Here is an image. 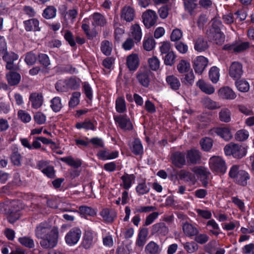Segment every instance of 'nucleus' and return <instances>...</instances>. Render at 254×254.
Here are the masks:
<instances>
[{
  "instance_id": "680f3d73",
  "label": "nucleus",
  "mask_w": 254,
  "mask_h": 254,
  "mask_svg": "<svg viewBox=\"0 0 254 254\" xmlns=\"http://www.w3.org/2000/svg\"><path fill=\"white\" fill-rule=\"evenodd\" d=\"M57 91L59 92H66L68 90L67 80H60L56 85Z\"/></svg>"
},
{
  "instance_id": "3c124183",
  "label": "nucleus",
  "mask_w": 254,
  "mask_h": 254,
  "mask_svg": "<svg viewBox=\"0 0 254 254\" xmlns=\"http://www.w3.org/2000/svg\"><path fill=\"white\" fill-rule=\"evenodd\" d=\"M57 9L54 6L47 7L43 13V16L46 19L54 18L56 15Z\"/></svg>"
},
{
  "instance_id": "20e7f679",
  "label": "nucleus",
  "mask_w": 254,
  "mask_h": 254,
  "mask_svg": "<svg viewBox=\"0 0 254 254\" xmlns=\"http://www.w3.org/2000/svg\"><path fill=\"white\" fill-rule=\"evenodd\" d=\"M55 230H58V228L53 227L49 222H43L37 226L35 229V235L38 239L44 238Z\"/></svg>"
},
{
  "instance_id": "e433bc0d",
  "label": "nucleus",
  "mask_w": 254,
  "mask_h": 254,
  "mask_svg": "<svg viewBox=\"0 0 254 254\" xmlns=\"http://www.w3.org/2000/svg\"><path fill=\"white\" fill-rule=\"evenodd\" d=\"M180 177L181 179H183L186 182H189L191 185H194L196 181L194 174L185 170L181 171Z\"/></svg>"
},
{
  "instance_id": "9b49d317",
  "label": "nucleus",
  "mask_w": 254,
  "mask_h": 254,
  "mask_svg": "<svg viewBox=\"0 0 254 254\" xmlns=\"http://www.w3.org/2000/svg\"><path fill=\"white\" fill-rule=\"evenodd\" d=\"M243 74V65L238 62H233L229 69L230 76L234 80H237L241 77Z\"/></svg>"
},
{
  "instance_id": "79ce46f5",
  "label": "nucleus",
  "mask_w": 254,
  "mask_h": 254,
  "mask_svg": "<svg viewBox=\"0 0 254 254\" xmlns=\"http://www.w3.org/2000/svg\"><path fill=\"white\" fill-rule=\"evenodd\" d=\"M231 111L227 108H223L219 113L220 120L224 123H229L231 121Z\"/></svg>"
},
{
  "instance_id": "b1692460",
  "label": "nucleus",
  "mask_w": 254,
  "mask_h": 254,
  "mask_svg": "<svg viewBox=\"0 0 254 254\" xmlns=\"http://www.w3.org/2000/svg\"><path fill=\"white\" fill-rule=\"evenodd\" d=\"M89 19L92 26L94 27L103 26L106 23V21L104 17L98 13H94L92 16L89 17Z\"/></svg>"
},
{
  "instance_id": "c03bdc74",
  "label": "nucleus",
  "mask_w": 254,
  "mask_h": 254,
  "mask_svg": "<svg viewBox=\"0 0 254 254\" xmlns=\"http://www.w3.org/2000/svg\"><path fill=\"white\" fill-rule=\"evenodd\" d=\"M183 230L184 233L188 236H194L197 233V229L188 223L184 224Z\"/></svg>"
},
{
  "instance_id": "a18cd8bd",
  "label": "nucleus",
  "mask_w": 254,
  "mask_h": 254,
  "mask_svg": "<svg viewBox=\"0 0 254 254\" xmlns=\"http://www.w3.org/2000/svg\"><path fill=\"white\" fill-rule=\"evenodd\" d=\"M18 242L23 246L32 249L35 247V244L33 240L29 237H22L19 238Z\"/></svg>"
},
{
  "instance_id": "c9c22d12",
  "label": "nucleus",
  "mask_w": 254,
  "mask_h": 254,
  "mask_svg": "<svg viewBox=\"0 0 254 254\" xmlns=\"http://www.w3.org/2000/svg\"><path fill=\"white\" fill-rule=\"evenodd\" d=\"M208 47L207 42L202 38H197L195 43L194 48L195 51L201 53L206 50Z\"/></svg>"
},
{
  "instance_id": "69168bd1",
  "label": "nucleus",
  "mask_w": 254,
  "mask_h": 254,
  "mask_svg": "<svg viewBox=\"0 0 254 254\" xmlns=\"http://www.w3.org/2000/svg\"><path fill=\"white\" fill-rule=\"evenodd\" d=\"M195 211L198 216L204 219H209L212 216V213L210 210L208 209H201L199 208L195 209Z\"/></svg>"
},
{
  "instance_id": "a878e982",
  "label": "nucleus",
  "mask_w": 254,
  "mask_h": 254,
  "mask_svg": "<svg viewBox=\"0 0 254 254\" xmlns=\"http://www.w3.org/2000/svg\"><path fill=\"white\" fill-rule=\"evenodd\" d=\"M121 179V186L126 190H128L131 187L132 182L134 181L135 176L133 174H125L122 176Z\"/></svg>"
},
{
  "instance_id": "c756f323",
  "label": "nucleus",
  "mask_w": 254,
  "mask_h": 254,
  "mask_svg": "<svg viewBox=\"0 0 254 254\" xmlns=\"http://www.w3.org/2000/svg\"><path fill=\"white\" fill-rule=\"evenodd\" d=\"M196 85L202 92L207 94H212L215 91V88L212 85L210 84L206 83L201 79H199L197 82Z\"/></svg>"
},
{
  "instance_id": "5701e85b",
  "label": "nucleus",
  "mask_w": 254,
  "mask_h": 254,
  "mask_svg": "<svg viewBox=\"0 0 254 254\" xmlns=\"http://www.w3.org/2000/svg\"><path fill=\"white\" fill-rule=\"evenodd\" d=\"M149 72L146 70L139 71L136 75V78L138 82L144 87H148L150 79L149 77Z\"/></svg>"
},
{
  "instance_id": "1a4fd4ad",
  "label": "nucleus",
  "mask_w": 254,
  "mask_h": 254,
  "mask_svg": "<svg viewBox=\"0 0 254 254\" xmlns=\"http://www.w3.org/2000/svg\"><path fill=\"white\" fill-rule=\"evenodd\" d=\"M143 22L145 26L149 28L153 26L156 22L157 19V15L156 12L151 9L147 10L145 11L142 16Z\"/></svg>"
},
{
  "instance_id": "052dcab7",
  "label": "nucleus",
  "mask_w": 254,
  "mask_h": 254,
  "mask_svg": "<svg viewBox=\"0 0 254 254\" xmlns=\"http://www.w3.org/2000/svg\"><path fill=\"white\" fill-rule=\"evenodd\" d=\"M61 160L66 163L68 165L77 168L81 165V161L79 160H75L71 157H64Z\"/></svg>"
},
{
  "instance_id": "72a5a7b5",
  "label": "nucleus",
  "mask_w": 254,
  "mask_h": 254,
  "mask_svg": "<svg viewBox=\"0 0 254 254\" xmlns=\"http://www.w3.org/2000/svg\"><path fill=\"white\" fill-rule=\"evenodd\" d=\"M185 73V75L181 78V82L183 84L187 86L192 85L195 79V75L192 70L191 69Z\"/></svg>"
},
{
  "instance_id": "f03ea898",
  "label": "nucleus",
  "mask_w": 254,
  "mask_h": 254,
  "mask_svg": "<svg viewBox=\"0 0 254 254\" xmlns=\"http://www.w3.org/2000/svg\"><path fill=\"white\" fill-rule=\"evenodd\" d=\"M248 146L244 144L230 143L224 148L226 156H232L234 158L241 159L245 157L247 153Z\"/></svg>"
},
{
  "instance_id": "39448f33",
  "label": "nucleus",
  "mask_w": 254,
  "mask_h": 254,
  "mask_svg": "<svg viewBox=\"0 0 254 254\" xmlns=\"http://www.w3.org/2000/svg\"><path fill=\"white\" fill-rule=\"evenodd\" d=\"M211 170L217 173H224L227 169L225 161L220 156H213L209 159Z\"/></svg>"
},
{
  "instance_id": "bb28decb",
  "label": "nucleus",
  "mask_w": 254,
  "mask_h": 254,
  "mask_svg": "<svg viewBox=\"0 0 254 254\" xmlns=\"http://www.w3.org/2000/svg\"><path fill=\"white\" fill-rule=\"evenodd\" d=\"M148 231L147 228L141 229L138 233L136 245L139 247H143L147 241Z\"/></svg>"
},
{
  "instance_id": "cd10ccee",
  "label": "nucleus",
  "mask_w": 254,
  "mask_h": 254,
  "mask_svg": "<svg viewBox=\"0 0 254 254\" xmlns=\"http://www.w3.org/2000/svg\"><path fill=\"white\" fill-rule=\"evenodd\" d=\"M166 81L170 87L174 90H178L181 86L179 79L174 75H168L166 77Z\"/></svg>"
},
{
  "instance_id": "2eb2a0df",
  "label": "nucleus",
  "mask_w": 254,
  "mask_h": 254,
  "mask_svg": "<svg viewBox=\"0 0 254 254\" xmlns=\"http://www.w3.org/2000/svg\"><path fill=\"white\" fill-rule=\"evenodd\" d=\"M119 153L118 151H110L107 148H105L99 150L97 152V155L100 160L106 161L117 158L119 156Z\"/></svg>"
},
{
  "instance_id": "4d7b16f0",
  "label": "nucleus",
  "mask_w": 254,
  "mask_h": 254,
  "mask_svg": "<svg viewBox=\"0 0 254 254\" xmlns=\"http://www.w3.org/2000/svg\"><path fill=\"white\" fill-rule=\"evenodd\" d=\"M176 56L173 52H169L164 58V64L167 65L172 66L175 62Z\"/></svg>"
},
{
  "instance_id": "58836bf2",
  "label": "nucleus",
  "mask_w": 254,
  "mask_h": 254,
  "mask_svg": "<svg viewBox=\"0 0 254 254\" xmlns=\"http://www.w3.org/2000/svg\"><path fill=\"white\" fill-rule=\"evenodd\" d=\"M131 35L136 42L141 40L142 34L141 29L138 24H135L131 26Z\"/></svg>"
},
{
  "instance_id": "5fc2aeb1",
  "label": "nucleus",
  "mask_w": 254,
  "mask_h": 254,
  "mask_svg": "<svg viewBox=\"0 0 254 254\" xmlns=\"http://www.w3.org/2000/svg\"><path fill=\"white\" fill-rule=\"evenodd\" d=\"M146 254H156L158 252V245L153 242H149L145 249Z\"/></svg>"
},
{
  "instance_id": "9d476101",
  "label": "nucleus",
  "mask_w": 254,
  "mask_h": 254,
  "mask_svg": "<svg viewBox=\"0 0 254 254\" xmlns=\"http://www.w3.org/2000/svg\"><path fill=\"white\" fill-rule=\"evenodd\" d=\"M211 135L216 134L226 141H229L232 138V134L229 127H217L211 129Z\"/></svg>"
},
{
  "instance_id": "0e129e2a",
  "label": "nucleus",
  "mask_w": 254,
  "mask_h": 254,
  "mask_svg": "<svg viewBox=\"0 0 254 254\" xmlns=\"http://www.w3.org/2000/svg\"><path fill=\"white\" fill-rule=\"evenodd\" d=\"M203 105L208 109H215L219 108L218 104L209 98H205L203 100Z\"/></svg>"
},
{
  "instance_id": "f704fd0d",
  "label": "nucleus",
  "mask_w": 254,
  "mask_h": 254,
  "mask_svg": "<svg viewBox=\"0 0 254 254\" xmlns=\"http://www.w3.org/2000/svg\"><path fill=\"white\" fill-rule=\"evenodd\" d=\"M235 86L238 91L243 93L248 92L250 88L249 83L244 79L237 80L235 81Z\"/></svg>"
},
{
  "instance_id": "7c9ffc66",
  "label": "nucleus",
  "mask_w": 254,
  "mask_h": 254,
  "mask_svg": "<svg viewBox=\"0 0 254 254\" xmlns=\"http://www.w3.org/2000/svg\"><path fill=\"white\" fill-rule=\"evenodd\" d=\"M6 77L8 84L11 86H14L18 84L20 80V75L14 72H9L6 75Z\"/></svg>"
},
{
  "instance_id": "aec40b11",
  "label": "nucleus",
  "mask_w": 254,
  "mask_h": 254,
  "mask_svg": "<svg viewBox=\"0 0 254 254\" xmlns=\"http://www.w3.org/2000/svg\"><path fill=\"white\" fill-rule=\"evenodd\" d=\"M24 27L26 31H39V21L37 19L32 18L23 22Z\"/></svg>"
},
{
  "instance_id": "393cba45",
  "label": "nucleus",
  "mask_w": 254,
  "mask_h": 254,
  "mask_svg": "<svg viewBox=\"0 0 254 254\" xmlns=\"http://www.w3.org/2000/svg\"><path fill=\"white\" fill-rule=\"evenodd\" d=\"M134 15V10L130 6H125L122 9L121 18L126 21L130 22L133 20Z\"/></svg>"
},
{
  "instance_id": "13d9d810",
  "label": "nucleus",
  "mask_w": 254,
  "mask_h": 254,
  "mask_svg": "<svg viewBox=\"0 0 254 254\" xmlns=\"http://www.w3.org/2000/svg\"><path fill=\"white\" fill-rule=\"evenodd\" d=\"M34 120L38 125H43L46 123V116L41 112H37L33 117Z\"/></svg>"
},
{
  "instance_id": "4c0bfd02",
  "label": "nucleus",
  "mask_w": 254,
  "mask_h": 254,
  "mask_svg": "<svg viewBox=\"0 0 254 254\" xmlns=\"http://www.w3.org/2000/svg\"><path fill=\"white\" fill-rule=\"evenodd\" d=\"M177 69L180 73L188 72L191 69L190 63L186 60H181L177 65Z\"/></svg>"
},
{
  "instance_id": "6e6d98bb",
  "label": "nucleus",
  "mask_w": 254,
  "mask_h": 254,
  "mask_svg": "<svg viewBox=\"0 0 254 254\" xmlns=\"http://www.w3.org/2000/svg\"><path fill=\"white\" fill-rule=\"evenodd\" d=\"M81 93L79 92H75L72 93V96L69 102V106L74 108L79 104Z\"/></svg>"
},
{
  "instance_id": "2f4dec72",
  "label": "nucleus",
  "mask_w": 254,
  "mask_h": 254,
  "mask_svg": "<svg viewBox=\"0 0 254 254\" xmlns=\"http://www.w3.org/2000/svg\"><path fill=\"white\" fill-rule=\"evenodd\" d=\"M130 149L133 154L140 155L143 153V148L140 140L135 138L130 146Z\"/></svg>"
},
{
  "instance_id": "ea45409f",
  "label": "nucleus",
  "mask_w": 254,
  "mask_h": 254,
  "mask_svg": "<svg viewBox=\"0 0 254 254\" xmlns=\"http://www.w3.org/2000/svg\"><path fill=\"white\" fill-rule=\"evenodd\" d=\"M200 158L199 152L197 150L191 149L188 152V161L192 163H197Z\"/></svg>"
},
{
  "instance_id": "de8ad7c7",
  "label": "nucleus",
  "mask_w": 254,
  "mask_h": 254,
  "mask_svg": "<svg viewBox=\"0 0 254 254\" xmlns=\"http://www.w3.org/2000/svg\"><path fill=\"white\" fill-rule=\"evenodd\" d=\"M148 63L150 68L152 70L156 71L160 68V62L156 56L148 59Z\"/></svg>"
},
{
  "instance_id": "37998d69",
  "label": "nucleus",
  "mask_w": 254,
  "mask_h": 254,
  "mask_svg": "<svg viewBox=\"0 0 254 254\" xmlns=\"http://www.w3.org/2000/svg\"><path fill=\"white\" fill-rule=\"evenodd\" d=\"M116 110L119 113H123L127 110L126 101L124 97H119L116 99Z\"/></svg>"
},
{
  "instance_id": "864d4df0",
  "label": "nucleus",
  "mask_w": 254,
  "mask_h": 254,
  "mask_svg": "<svg viewBox=\"0 0 254 254\" xmlns=\"http://www.w3.org/2000/svg\"><path fill=\"white\" fill-rule=\"evenodd\" d=\"M113 49V45L111 42L108 41H103L101 44V49L102 52L105 55H110Z\"/></svg>"
},
{
  "instance_id": "dca6fc26",
  "label": "nucleus",
  "mask_w": 254,
  "mask_h": 254,
  "mask_svg": "<svg viewBox=\"0 0 254 254\" xmlns=\"http://www.w3.org/2000/svg\"><path fill=\"white\" fill-rule=\"evenodd\" d=\"M100 215L106 223H112L117 217L116 211L108 208L103 209L100 211Z\"/></svg>"
},
{
  "instance_id": "412c9836",
  "label": "nucleus",
  "mask_w": 254,
  "mask_h": 254,
  "mask_svg": "<svg viewBox=\"0 0 254 254\" xmlns=\"http://www.w3.org/2000/svg\"><path fill=\"white\" fill-rule=\"evenodd\" d=\"M30 102L32 108L37 109L41 107L43 103V97L42 94L38 93H32L29 97Z\"/></svg>"
},
{
  "instance_id": "a19ab883",
  "label": "nucleus",
  "mask_w": 254,
  "mask_h": 254,
  "mask_svg": "<svg viewBox=\"0 0 254 254\" xmlns=\"http://www.w3.org/2000/svg\"><path fill=\"white\" fill-rule=\"evenodd\" d=\"M209 77L213 83H216L220 77L219 68L215 66L211 67L209 71Z\"/></svg>"
},
{
  "instance_id": "4be33fe9",
  "label": "nucleus",
  "mask_w": 254,
  "mask_h": 254,
  "mask_svg": "<svg viewBox=\"0 0 254 254\" xmlns=\"http://www.w3.org/2000/svg\"><path fill=\"white\" fill-rule=\"evenodd\" d=\"M127 64L130 70H135L139 65V58L136 54H131L127 59Z\"/></svg>"
},
{
  "instance_id": "ddd939ff",
  "label": "nucleus",
  "mask_w": 254,
  "mask_h": 254,
  "mask_svg": "<svg viewBox=\"0 0 254 254\" xmlns=\"http://www.w3.org/2000/svg\"><path fill=\"white\" fill-rule=\"evenodd\" d=\"M115 123L119 127L124 130H131L133 126L132 123L127 115H119L114 117Z\"/></svg>"
},
{
  "instance_id": "f257e3e1",
  "label": "nucleus",
  "mask_w": 254,
  "mask_h": 254,
  "mask_svg": "<svg viewBox=\"0 0 254 254\" xmlns=\"http://www.w3.org/2000/svg\"><path fill=\"white\" fill-rule=\"evenodd\" d=\"M1 207L4 208L5 213L7 215L8 221L12 223L19 218L20 216L19 211L22 209L23 205L20 201L17 200L10 202L9 205L6 204H1L0 207Z\"/></svg>"
},
{
  "instance_id": "338daca9",
  "label": "nucleus",
  "mask_w": 254,
  "mask_h": 254,
  "mask_svg": "<svg viewBox=\"0 0 254 254\" xmlns=\"http://www.w3.org/2000/svg\"><path fill=\"white\" fill-rule=\"evenodd\" d=\"M184 247L189 253H193L198 249L197 245L194 242H187L184 244Z\"/></svg>"
},
{
  "instance_id": "f3484780",
  "label": "nucleus",
  "mask_w": 254,
  "mask_h": 254,
  "mask_svg": "<svg viewBox=\"0 0 254 254\" xmlns=\"http://www.w3.org/2000/svg\"><path fill=\"white\" fill-rule=\"evenodd\" d=\"M218 95L221 98L226 100H234L237 95L233 90L228 86H224L218 91Z\"/></svg>"
},
{
  "instance_id": "09e8293b",
  "label": "nucleus",
  "mask_w": 254,
  "mask_h": 254,
  "mask_svg": "<svg viewBox=\"0 0 254 254\" xmlns=\"http://www.w3.org/2000/svg\"><path fill=\"white\" fill-rule=\"evenodd\" d=\"M79 211L81 214L84 216H93L97 213V210L96 209L86 206H80L79 207Z\"/></svg>"
},
{
  "instance_id": "a211bd4d",
  "label": "nucleus",
  "mask_w": 254,
  "mask_h": 254,
  "mask_svg": "<svg viewBox=\"0 0 254 254\" xmlns=\"http://www.w3.org/2000/svg\"><path fill=\"white\" fill-rule=\"evenodd\" d=\"M97 122L89 119H85L83 122H77L75 127L78 129H83L85 130H95L96 129Z\"/></svg>"
},
{
  "instance_id": "603ef678",
  "label": "nucleus",
  "mask_w": 254,
  "mask_h": 254,
  "mask_svg": "<svg viewBox=\"0 0 254 254\" xmlns=\"http://www.w3.org/2000/svg\"><path fill=\"white\" fill-rule=\"evenodd\" d=\"M249 136V131L244 129L238 130L235 135V139L239 141H244L247 139Z\"/></svg>"
},
{
  "instance_id": "423d86ee",
  "label": "nucleus",
  "mask_w": 254,
  "mask_h": 254,
  "mask_svg": "<svg viewBox=\"0 0 254 254\" xmlns=\"http://www.w3.org/2000/svg\"><path fill=\"white\" fill-rule=\"evenodd\" d=\"M59 237L58 230L53 231L51 234L47 235L40 242L41 246L44 249H51L56 246Z\"/></svg>"
},
{
  "instance_id": "6e6552de",
  "label": "nucleus",
  "mask_w": 254,
  "mask_h": 254,
  "mask_svg": "<svg viewBox=\"0 0 254 254\" xmlns=\"http://www.w3.org/2000/svg\"><path fill=\"white\" fill-rule=\"evenodd\" d=\"M81 235L80 229L74 228L71 229L65 235L64 239L66 244L72 246L76 245L79 241Z\"/></svg>"
},
{
  "instance_id": "f8f14e48",
  "label": "nucleus",
  "mask_w": 254,
  "mask_h": 254,
  "mask_svg": "<svg viewBox=\"0 0 254 254\" xmlns=\"http://www.w3.org/2000/svg\"><path fill=\"white\" fill-rule=\"evenodd\" d=\"M97 241V235L95 233L86 231L84 233L82 244L85 249H88L91 248Z\"/></svg>"
},
{
  "instance_id": "e2e57ef3",
  "label": "nucleus",
  "mask_w": 254,
  "mask_h": 254,
  "mask_svg": "<svg viewBox=\"0 0 254 254\" xmlns=\"http://www.w3.org/2000/svg\"><path fill=\"white\" fill-rule=\"evenodd\" d=\"M200 144L204 150L209 151L212 147L213 141L210 138L205 137L200 141Z\"/></svg>"
},
{
  "instance_id": "774afa93",
  "label": "nucleus",
  "mask_w": 254,
  "mask_h": 254,
  "mask_svg": "<svg viewBox=\"0 0 254 254\" xmlns=\"http://www.w3.org/2000/svg\"><path fill=\"white\" fill-rule=\"evenodd\" d=\"M37 61V57L35 54L30 52L26 55L25 61L29 65L34 64Z\"/></svg>"
},
{
  "instance_id": "c85d7f7f",
  "label": "nucleus",
  "mask_w": 254,
  "mask_h": 254,
  "mask_svg": "<svg viewBox=\"0 0 254 254\" xmlns=\"http://www.w3.org/2000/svg\"><path fill=\"white\" fill-rule=\"evenodd\" d=\"M172 162L175 166L180 167L185 164V155L183 153L176 152L172 156Z\"/></svg>"
},
{
  "instance_id": "7ed1b4c3",
  "label": "nucleus",
  "mask_w": 254,
  "mask_h": 254,
  "mask_svg": "<svg viewBox=\"0 0 254 254\" xmlns=\"http://www.w3.org/2000/svg\"><path fill=\"white\" fill-rule=\"evenodd\" d=\"M221 26L222 23L220 20H214L212 23V27L210 30L209 33L208 34L211 38H213L215 43L218 45L222 44L225 40V36L220 31Z\"/></svg>"
},
{
  "instance_id": "49530a36",
  "label": "nucleus",
  "mask_w": 254,
  "mask_h": 254,
  "mask_svg": "<svg viewBox=\"0 0 254 254\" xmlns=\"http://www.w3.org/2000/svg\"><path fill=\"white\" fill-rule=\"evenodd\" d=\"M51 108L55 112H59L62 108L61 99L59 97H55L51 100Z\"/></svg>"
},
{
  "instance_id": "0eeeda50",
  "label": "nucleus",
  "mask_w": 254,
  "mask_h": 254,
  "mask_svg": "<svg viewBox=\"0 0 254 254\" xmlns=\"http://www.w3.org/2000/svg\"><path fill=\"white\" fill-rule=\"evenodd\" d=\"M192 66L196 74L201 75L208 64V60L202 56H197L192 61Z\"/></svg>"
},
{
  "instance_id": "6ab92c4d",
  "label": "nucleus",
  "mask_w": 254,
  "mask_h": 254,
  "mask_svg": "<svg viewBox=\"0 0 254 254\" xmlns=\"http://www.w3.org/2000/svg\"><path fill=\"white\" fill-rule=\"evenodd\" d=\"M150 190V184L145 180L138 182L135 187V191L138 196L147 194Z\"/></svg>"
},
{
  "instance_id": "473e14b6",
  "label": "nucleus",
  "mask_w": 254,
  "mask_h": 254,
  "mask_svg": "<svg viewBox=\"0 0 254 254\" xmlns=\"http://www.w3.org/2000/svg\"><path fill=\"white\" fill-rule=\"evenodd\" d=\"M250 179L249 174L244 170H240L239 173L234 179V181L239 185L245 186L247 184V181Z\"/></svg>"
},
{
  "instance_id": "bf43d9fd",
  "label": "nucleus",
  "mask_w": 254,
  "mask_h": 254,
  "mask_svg": "<svg viewBox=\"0 0 254 254\" xmlns=\"http://www.w3.org/2000/svg\"><path fill=\"white\" fill-rule=\"evenodd\" d=\"M207 226L211 227L210 231L215 235L217 236L219 234L220 228L218 224L213 219L209 220L207 222Z\"/></svg>"
},
{
  "instance_id": "8fccbe9b",
  "label": "nucleus",
  "mask_w": 254,
  "mask_h": 254,
  "mask_svg": "<svg viewBox=\"0 0 254 254\" xmlns=\"http://www.w3.org/2000/svg\"><path fill=\"white\" fill-rule=\"evenodd\" d=\"M155 46V42L152 38L144 37L143 41V47L147 51H150L153 49Z\"/></svg>"
},
{
  "instance_id": "4468645a",
  "label": "nucleus",
  "mask_w": 254,
  "mask_h": 254,
  "mask_svg": "<svg viewBox=\"0 0 254 254\" xmlns=\"http://www.w3.org/2000/svg\"><path fill=\"white\" fill-rule=\"evenodd\" d=\"M249 46L250 44L248 42L238 41L233 44L225 45L224 46V49L235 53H239L246 50Z\"/></svg>"
}]
</instances>
